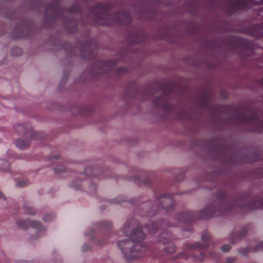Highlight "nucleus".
Masks as SVG:
<instances>
[{
    "label": "nucleus",
    "mask_w": 263,
    "mask_h": 263,
    "mask_svg": "<svg viewBox=\"0 0 263 263\" xmlns=\"http://www.w3.org/2000/svg\"><path fill=\"white\" fill-rule=\"evenodd\" d=\"M259 248L263 249V242L260 243L258 246L256 247V251L259 250Z\"/></svg>",
    "instance_id": "nucleus-15"
},
{
    "label": "nucleus",
    "mask_w": 263,
    "mask_h": 263,
    "mask_svg": "<svg viewBox=\"0 0 263 263\" xmlns=\"http://www.w3.org/2000/svg\"><path fill=\"white\" fill-rule=\"evenodd\" d=\"M27 209H28V212L30 211V210H31V208L27 207Z\"/></svg>",
    "instance_id": "nucleus-21"
},
{
    "label": "nucleus",
    "mask_w": 263,
    "mask_h": 263,
    "mask_svg": "<svg viewBox=\"0 0 263 263\" xmlns=\"http://www.w3.org/2000/svg\"><path fill=\"white\" fill-rule=\"evenodd\" d=\"M176 250V248L172 243H170L164 248V251L167 253H174Z\"/></svg>",
    "instance_id": "nucleus-6"
},
{
    "label": "nucleus",
    "mask_w": 263,
    "mask_h": 263,
    "mask_svg": "<svg viewBox=\"0 0 263 263\" xmlns=\"http://www.w3.org/2000/svg\"><path fill=\"white\" fill-rule=\"evenodd\" d=\"M151 180H152V179L149 177H145L144 178L142 179L141 183H142L143 184L146 185V184H147L151 183Z\"/></svg>",
    "instance_id": "nucleus-10"
},
{
    "label": "nucleus",
    "mask_w": 263,
    "mask_h": 263,
    "mask_svg": "<svg viewBox=\"0 0 263 263\" xmlns=\"http://www.w3.org/2000/svg\"><path fill=\"white\" fill-rule=\"evenodd\" d=\"M29 214H34L35 213L34 210H31L30 212H28Z\"/></svg>",
    "instance_id": "nucleus-18"
},
{
    "label": "nucleus",
    "mask_w": 263,
    "mask_h": 263,
    "mask_svg": "<svg viewBox=\"0 0 263 263\" xmlns=\"http://www.w3.org/2000/svg\"><path fill=\"white\" fill-rule=\"evenodd\" d=\"M133 240H122L118 246L128 259H133L142 256L145 248L141 241L144 238V234L140 228L135 230L131 234Z\"/></svg>",
    "instance_id": "nucleus-1"
},
{
    "label": "nucleus",
    "mask_w": 263,
    "mask_h": 263,
    "mask_svg": "<svg viewBox=\"0 0 263 263\" xmlns=\"http://www.w3.org/2000/svg\"><path fill=\"white\" fill-rule=\"evenodd\" d=\"M9 168V164L8 162L3 159H0V170L3 171H7Z\"/></svg>",
    "instance_id": "nucleus-7"
},
{
    "label": "nucleus",
    "mask_w": 263,
    "mask_h": 263,
    "mask_svg": "<svg viewBox=\"0 0 263 263\" xmlns=\"http://www.w3.org/2000/svg\"><path fill=\"white\" fill-rule=\"evenodd\" d=\"M28 132L29 133L30 136L34 139H40L44 137L40 133L33 132L31 128H29V130Z\"/></svg>",
    "instance_id": "nucleus-8"
},
{
    "label": "nucleus",
    "mask_w": 263,
    "mask_h": 263,
    "mask_svg": "<svg viewBox=\"0 0 263 263\" xmlns=\"http://www.w3.org/2000/svg\"><path fill=\"white\" fill-rule=\"evenodd\" d=\"M14 50H16L18 52L21 53V50L19 48H16Z\"/></svg>",
    "instance_id": "nucleus-20"
},
{
    "label": "nucleus",
    "mask_w": 263,
    "mask_h": 263,
    "mask_svg": "<svg viewBox=\"0 0 263 263\" xmlns=\"http://www.w3.org/2000/svg\"><path fill=\"white\" fill-rule=\"evenodd\" d=\"M230 259H231L230 258H228V259H227V260L229 261Z\"/></svg>",
    "instance_id": "nucleus-22"
},
{
    "label": "nucleus",
    "mask_w": 263,
    "mask_h": 263,
    "mask_svg": "<svg viewBox=\"0 0 263 263\" xmlns=\"http://www.w3.org/2000/svg\"><path fill=\"white\" fill-rule=\"evenodd\" d=\"M202 238L204 239H206V240H209L210 239V237H209V236L208 234H206V235H203L202 236Z\"/></svg>",
    "instance_id": "nucleus-16"
},
{
    "label": "nucleus",
    "mask_w": 263,
    "mask_h": 263,
    "mask_svg": "<svg viewBox=\"0 0 263 263\" xmlns=\"http://www.w3.org/2000/svg\"><path fill=\"white\" fill-rule=\"evenodd\" d=\"M162 202L163 203V206L166 209L171 208L173 204V200L170 197L163 198L162 199Z\"/></svg>",
    "instance_id": "nucleus-5"
},
{
    "label": "nucleus",
    "mask_w": 263,
    "mask_h": 263,
    "mask_svg": "<svg viewBox=\"0 0 263 263\" xmlns=\"http://www.w3.org/2000/svg\"><path fill=\"white\" fill-rule=\"evenodd\" d=\"M215 211L212 206H209L201 211L200 218H206L215 213Z\"/></svg>",
    "instance_id": "nucleus-2"
},
{
    "label": "nucleus",
    "mask_w": 263,
    "mask_h": 263,
    "mask_svg": "<svg viewBox=\"0 0 263 263\" xmlns=\"http://www.w3.org/2000/svg\"><path fill=\"white\" fill-rule=\"evenodd\" d=\"M224 206L225 205L224 204H222L220 205V207L219 208V210L220 211H222L223 210L224 208Z\"/></svg>",
    "instance_id": "nucleus-17"
},
{
    "label": "nucleus",
    "mask_w": 263,
    "mask_h": 263,
    "mask_svg": "<svg viewBox=\"0 0 263 263\" xmlns=\"http://www.w3.org/2000/svg\"><path fill=\"white\" fill-rule=\"evenodd\" d=\"M25 185V182L24 181L18 182L17 183V185L20 187H22Z\"/></svg>",
    "instance_id": "nucleus-14"
},
{
    "label": "nucleus",
    "mask_w": 263,
    "mask_h": 263,
    "mask_svg": "<svg viewBox=\"0 0 263 263\" xmlns=\"http://www.w3.org/2000/svg\"><path fill=\"white\" fill-rule=\"evenodd\" d=\"M30 225L32 228H37L40 226V223L38 221H33L31 222Z\"/></svg>",
    "instance_id": "nucleus-13"
},
{
    "label": "nucleus",
    "mask_w": 263,
    "mask_h": 263,
    "mask_svg": "<svg viewBox=\"0 0 263 263\" xmlns=\"http://www.w3.org/2000/svg\"><path fill=\"white\" fill-rule=\"evenodd\" d=\"M168 237H169V235L167 233H162L161 235V236H160V241H162L163 243H165V241H164V239L166 238V239H168Z\"/></svg>",
    "instance_id": "nucleus-9"
},
{
    "label": "nucleus",
    "mask_w": 263,
    "mask_h": 263,
    "mask_svg": "<svg viewBox=\"0 0 263 263\" xmlns=\"http://www.w3.org/2000/svg\"><path fill=\"white\" fill-rule=\"evenodd\" d=\"M246 6L245 1L244 0H237L231 5V7L234 10H238L245 8Z\"/></svg>",
    "instance_id": "nucleus-3"
},
{
    "label": "nucleus",
    "mask_w": 263,
    "mask_h": 263,
    "mask_svg": "<svg viewBox=\"0 0 263 263\" xmlns=\"http://www.w3.org/2000/svg\"><path fill=\"white\" fill-rule=\"evenodd\" d=\"M230 248H231V247L229 245H223V246H221V250L224 252L229 251L230 250Z\"/></svg>",
    "instance_id": "nucleus-12"
},
{
    "label": "nucleus",
    "mask_w": 263,
    "mask_h": 263,
    "mask_svg": "<svg viewBox=\"0 0 263 263\" xmlns=\"http://www.w3.org/2000/svg\"><path fill=\"white\" fill-rule=\"evenodd\" d=\"M17 225L18 227L22 228H26V223L24 220H20L17 221Z\"/></svg>",
    "instance_id": "nucleus-11"
},
{
    "label": "nucleus",
    "mask_w": 263,
    "mask_h": 263,
    "mask_svg": "<svg viewBox=\"0 0 263 263\" xmlns=\"http://www.w3.org/2000/svg\"><path fill=\"white\" fill-rule=\"evenodd\" d=\"M4 195L0 192V199H4Z\"/></svg>",
    "instance_id": "nucleus-19"
},
{
    "label": "nucleus",
    "mask_w": 263,
    "mask_h": 263,
    "mask_svg": "<svg viewBox=\"0 0 263 263\" xmlns=\"http://www.w3.org/2000/svg\"><path fill=\"white\" fill-rule=\"evenodd\" d=\"M30 144L28 140L24 141L23 139H18L16 141V145L20 148L23 149L27 147Z\"/></svg>",
    "instance_id": "nucleus-4"
}]
</instances>
